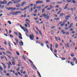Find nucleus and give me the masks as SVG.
Here are the masks:
<instances>
[{"mask_svg": "<svg viewBox=\"0 0 77 77\" xmlns=\"http://www.w3.org/2000/svg\"><path fill=\"white\" fill-rule=\"evenodd\" d=\"M62 60H65V58H64V57H63L62 58H61Z\"/></svg>", "mask_w": 77, "mask_h": 77, "instance_id": "33", "label": "nucleus"}, {"mask_svg": "<svg viewBox=\"0 0 77 77\" xmlns=\"http://www.w3.org/2000/svg\"><path fill=\"white\" fill-rule=\"evenodd\" d=\"M48 7V5H46L45 7V8H47Z\"/></svg>", "mask_w": 77, "mask_h": 77, "instance_id": "60", "label": "nucleus"}, {"mask_svg": "<svg viewBox=\"0 0 77 77\" xmlns=\"http://www.w3.org/2000/svg\"><path fill=\"white\" fill-rule=\"evenodd\" d=\"M72 2L73 3H77V2L74 0H72Z\"/></svg>", "mask_w": 77, "mask_h": 77, "instance_id": "23", "label": "nucleus"}, {"mask_svg": "<svg viewBox=\"0 0 77 77\" xmlns=\"http://www.w3.org/2000/svg\"><path fill=\"white\" fill-rule=\"evenodd\" d=\"M45 42L47 43V44H48V43H49V42L48 41H46Z\"/></svg>", "mask_w": 77, "mask_h": 77, "instance_id": "59", "label": "nucleus"}, {"mask_svg": "<svg viewBox=\"0 0 77 77\" xmlns=\"http://www.w3.org/2000/svg\"><path fill=\"white\" fill-rule=\"evenodd\" d=\"M66 48H67V47H68V48H69V45L68 44H67L66 45Z\"/></svg>", "mask_w": 77, "mask_h": 77, "instance_id": "32", "label": "nucleus"}, {"mask_svg": "<svg viewBox=\"0 0 77 77\" xmlns=\"http://www.w3.org/2000/svg\"><path fill=\"white\" fill-rule=\"evenodd\" d=\"M58 40H59V41H60L61 39H60V37H58Z\"/></svg>", "mask_w": 77, "mask_h": 77, "instance_id": "56", "label": "nucleus"}, {"mask_svg": "<svg viewBox=\"0 0 77 77\" xmlns=\"http://www.w3.org/2000/svg\"><path fill=\"white\" fill-rule=\"evenodd\" d=\"M72 0H69L68 2H67L68 3H70V2H72Z\"/></svg>", "mask_w": 77, "mask_h": 77, "instance_id": "39", "label": "nucleus"}, {"mask_svg": "<svg viewBox=\"0 0 77 77\" xmlns=\"http://www.w3.org/2000/svg\"><path fill=\"white\" fill-rule=\"evenodd\" d=\"M71 11H74V9H73V8H71Z\"/></svg>", "mask_w": 77, "mask_h": 77, "instance_id": "47", "label": "nucleus"}, {"mask_svg": "<svg viewBox=\"0 0 77 77\" xmlns=\"http://www.w3.org/2000/svg\"><path fill=\"white\" fill-rule=\"evenodd\" d=\"M51 9V8H48L47 9V10H50Z\"/></svg>", "mask_w": 77, "mask_h": 77, "instance_id": "63", "label": "nucleus"}, {"mask_svg": "<svg viewBox=\"0 0 77 77\" xmlns=\"http://www.w3.org/2000/svg\"><path fill=\"white\" fill-rule=\"evenodd\" d=\"M18 14V11L15 12V15H17V14Z\"/></svg>", "mask_w": 77, "mask_h": 77, "instance_id": "38", "label": "nucleus"}, {"mask_svg": "<svg viewBox=\"0 0 77 77\" xmlns=\"http://www.w3.org/2000/svg\"><path fill=\"white\" fill-rule=\"evenodd\" d=\"M11 43H10V41H9V42H8V44H9V46L10 47H11Z\"/></svg>", "mask_w": 77, "mask_h": 77, "instance_id": "31", "label": "nucleus"}, {"mask_svg": "<svg viewBox=\"0 0 77 77\" xmlns=\"http://www.w3.org/2000/svg\"><path fill=\"white\" fill-rule=\"evenodd\" d=\"M65 18L66 20H68L69 18L68 16H66L65 17Z\"/></svg>", "mask_w": 77, "mask_h": 77, "instance_id": "17", "label": "nucleus"}, {"mask_svg": "<svg viewBox=\"0 0 77 77\" xmlns=\"http://www.w3.org/2000/svg\"><path fill=\"white\" fill-rule=\"evenodd\" d=\"M0 3L1 4H3V5L7 4V1L6 0H4L3 2H1Z\"/></svg>", "mask_w": 77, "mask_h": 77, "instance_id": "4", "label": "nucleus"}, {"mask_svg": "<svg viewBox=\"0 0 77 77\" xmlns=\"http://www.w3.org/2000/svg\"><path fill=\"white\" fill-rule=\"evenodd\" d=\"M68 4H67L65 6V7H64V9H67V8L68 7Z\"/></svg>", "mask_w": 77, "mask_h": 77, "instance_id": "12", "label": "nucleus"}, {"mask_svg": "<svg viewBox=\"0 0 77 77\" xmlns=\"http://www.w3.org/2000/svg\"><path fill=\"white\" fill-rule=\"evenodd\" d=\"M21 0H16L14 2H13V3H14V4H18V3L20 2H21Z\"/></svg>", "mask_w": 77, "mask_h": 77, "instance_id": "3", "label": "nucleus"}, {"mask_svg": "<svg viewBox=\"0 0 77 77\" xmlns=\"http://www.w3.org/2000/svg\"><path fill=\"white\" fill-rule=\"evenodd\" d=\"M25 31L26 32V33H29V32H28V29L26 28L25 29Z\"/></svg>", "mask_w": 77, "mask_h": 77, "instance_id": "29", "label": "nucleus"}, {"mask_svg": "<svg viewBox=\"0 0 77 77\" xmlns=\"http://www.w3.org/2000/svg\"><path fill=\"white\" fill-rule=\"evenodd\" d=\"M2 64V65H3V66H4V69H6V65H5V64H4L3 63H1Z\"/></svg>", "mask_w": 77, "mask_h": 77, "instance_id": "9", "label": "nucleus"}, {"mask_svg": "<svg viewBox=\"0 0 77 77\" xmlns=\"http://www.w3.org/2000/svg\"><path fill=\"white\" fill-rule=\"evenodd\" d=\"M63 15H65V14H63V13H61L60 14V17H62Z\"/></svg>", "mask_w": 77, "mask_h": 77, "instance_id": "16", "label": "nucleus"}, {"mask_svg": "<svg viewBox=\"0 0 77 77\" xmlns=\"http://www.w3.org/2000/svg\"><path fill=\"white\" fill-rule=\"evenodd\" d=\"M55 39L56 41H58V39H57V37H56V36H55Z\"/></svg>", "mask_w": 77, "mask_h": 77, "instance_id": "48", "label": "nucleus"}, {"mask_svg": "<svg viewBox=\"0 0 77 77\" xmlns=\"http://www.w3.org/2000/svg\"><path fill=\"white\" fill-rule=\"evenodd\" d=\"M61 12V10H60L58 11V12L57 13V14H59L60 13V12Z\"/></svg>", "mask_w": 77, "mask_h": 77, "instance_id": "37", "label": "nucleus"}, {"mask_svg": "<svg viewBox=\"0 0 77 77\" xmlns=\"http://www.w3.org/2000/svg\"><path fill=\"white\" fill-rule=\"evenodd\" d=\"M41 45H42V47H44V44H43V43H42L41 44Z\"/></svg>", "mask_w": 77, "mask_h": 77, "instance_id": "54", "label": "nucleus"}, {"mask_svg": "<svg viewBox=\"0 0 77 77\" xmlns=\"http://www.w3.org/2000/svg\"><path fill=\"white\" fill-rule=\"evenodd\" d=\"M19 44L20 45L23 46V42H22V41H21V42H19Z\"/></svg>", "mask_w": 77, "mask_h": 77, "instance_id": "11", "label": "nucleus"}, {"mask_svg": "<svg viewBox=\"0 0 77 77\" xmlns=\"http://www.w3.org/2000/svg\"><path fill=\"white\" fill-rule=\"evenodd\" d=\"M51 33L52 34V35H54V34H53V30L51 31Z\"/></svg>", "mask_w": 77, "mask_h": 77, "instance_id": "42", "label": "nucleus"}, {"mask_svg": "<svg viewBox=\"0 0 77 77\" xmlns=\"http://www.w3.org/2000/svg\"><path fill=\"white\" fill-rule=\"evenodd\" d=\"M37 9H39L40 10L41 8V6L40 5L39 6L37 7Z\"/></svg>", "mask_w": 77, "mask_h": 77, "instance_id": "18", "label": "nucleus"}, {"mask_svg": "<svg viewBox=\"0 0 77 77\" xmlns=\"http://www.w3.org/2000/svg\"><path fill=\"white\" fill-rule=\"evenodd\" d=\"M16 7L19 8V7H20V6H21V5H20V4H18V5H16Z\"/></svg>", "mask_w": 77, "mask_h": 77, "instance_id": "20", "label": "nucleus"}, {"mask_svg": "<svg viewBox=\"0 0 77 77\" xmlns=\"http://www.w3.org/2000/svg\"><path fill=\"white\" fill-rule=\"evenodd\" d=\"M6 9H7V10H8V11H10V10H11V7L7 8Z\"/></svg>", "mask_w": 77, "mask_h": 77, "instance_id": "27", "label": "nucleus"}, {"mask_svg": "<svg viewBox=\"0 0 77 77\" xmlns=\"http://www.w3.org/2000/svg\"><path fill=\"white\" fill-rule=\"evenodd\" d=\"M72 25H73V23H71L70 25V26L72 27Z\"/></svg>", "mask_w": 77, "mask_h": 77, "instance_id": "52", "label": "nucleus"}, {"mask_svg": "<svg viewBox=\"0 0 77 77\" xmlns=\"http://www.w3.org/2000/svg\"><path fill=\"white\" fill-rule=\"evenodd\" d=\"M6 53H8V54L10 55V56H12V53H11V52H10V51H6Z\"/></svg>", "mask_w": 77, "mask_h": 77, "instance_id": "5", "label": "nucleus"}, {"mask_svg": "<svg viewBox=\"0 0 77 77\" xmlns=\"http://www.w3.org/2000/svg\"><path fill=\"white\" fill-rule=\"evenodd\" d=\"M24 9L23 8H22L20 9V11H24Z\"/></svg>", "mask_w": 77, "mask_h": 77, "instance_id": "61", "label": "nucleus"}, {"mask_svg": "<svg viewBox=\"0 0 77 77\" xmlns=\"http://www.w3.org/2000/svg\"><path fill=\"white\" fill-rule=\"evenodd\" d=\"M26 2H23L22 3H21V5L22 6H23L24 5H26Z\"/></svg>", "mask_w": 77, "mask_h": 77, "instance_id": "7", "label": "nucleus"}, {"mask_svg": "<svg viewBox=\"0 0 77 77\" xmlns=\"http://www.w3.org/2000/svg\"><path fill=\"white\" fill-rule=\"evenodd\" d=\"M55 47L56 48H58V45L57 44L55 45Z\"/></svg>", "mask_w": 77, "mask_h": 77, "instance_id": "40", "label": "nucleus"}, {"mask_svg": "<svg viewBox=\"0 0 77 77\" xmlns=\"http://www.w3.org/2000/svg\"><path fill=\"white\" fill-rule=\"evenodd\" d=\"M24 25H25V26L26 27H27V24H25Z\"/></svg>", "mask_w": 77, "mask_h": 77, "instance_id": "58", "label": "nucleus"}, {"mask_svg": "<svg viewBox=\"0 0 77 77\" xmlns=\"http://www.w3.org/2000/svg\"><path fill=\"white\" fill-rule=\"evenodd\" d=\"M14 33H15V34H16V35H18V34H17V32H14Z\"/></svg>", "mask_w": 77, "mask_h": 77, "instance_id": "51", "label": "nucleus"}, {"mask_svg": "<svg viewBox=\"0 0 77 77\" xmlns=\"http://www.w3.org/2000/svg\"><path fill=\"white\" fill-rule=\"evenodd\" d=\"M20 72H21V73H23V70H20Z\"/></svg>", "mask_w": 77, "mask_h": 77, "instance_id": "64", "label": "nucleus"}, {"mask_svg": "<svg viewBox=\"0 0 77 77\" xmlns=\"http://www.w3.org/2000/svg\"><path fill=\"white\" fill-rule=\"evenodd\" d=\"M54 51L55 52V53H57V50H56V49H54Z\"/></svg>", "mask_w": 77, "mask_h": 77, "instance_id": "49", "label": "nucleus"}, {"mask_svg": "<svg viewBox=\"0 0 77 77\" xmlns=\"http://www.w3.org/2000/svg\"><path fill=\"white\" fill-rule=\"evenodd\" d=\"M35 21L36 23H37V24H38L39 23V21Z\"/></svg>", "mask_w": 77, "mask_h": 77, "instance_id": "41", "label": "nucleus"}, {"mask_svg": "<svg viewBox=\"0 0 77 77\" xmlns=\"http://www.w3.org/2000/svg\"><path fill=\"white\" fill-rule=\"evenodd\" d=\"M36 4L39 3V4H41L42 3V1H38L36 2Z\"/></svg>", "mask_w": 77, "mask_h": 77, "instance_id": "6", "label": "nucleus"}, {"mask_svg": "<svg viewBox=\"0 0 77 77\" xmlns=\"http://www.w3.org/2000/svg\"><path fill=\"white\" fill-rule=\"evenodd\" d=\"M25 34L27 36V37H29V35H28V34H27V33H25Z\"/></svg>", "mask_w": 77, "mask_h": 77, "instance_id": "46", "label": "nucleus"}, {"mask_svg": "<svg viewBox=\"0 0 77 77\" xmlns=\"http://www.w3.org/2000/svg\"><path fill=\"white\" fill-rule=\"evenodd\" d=\"M8 23L10 24H11V22L9 21H8Z\"/></svg>", "mask_w": 77, "mask_h": 77, "instance_id": "44", "label": "nucleus"}, {"mask_svg": "<svg viewBox=\"0 0 77 77\" xmlns=\"http://www.w3.org/2000/svg\"><path fill=\"white\" fill-rule=\"evenodd\" d=\"M29 36L31 40H33V38H35L33 34L32 33L31 34H30Z\"/></svg>", "mask_w": 77, "mask_h": 77, "instance_id": "2", "label": "nucleus"}, {"mask_svg": "<svg viewBox=\"0 0 77 77\" xmlns=\"http://www.w3.org/2000/svg\"><path fill=\"white\" fill-rule=\"evenodd\" d=\"M29 6H31L30 7H32V6H33V4H31L29 5Z\"/></svg>", "mask_w": 77, "mask_h": 77, "instance_id": "25", "label": "nucleus"}, {"mask_svg": "<svg viewBox=\"0 0 77 77\" xmlns=\"http://www.w3.org/2000/svg\"><path fill=\"white\" fill-rule=\"evenodd\" d=\"M12 4V2L11 1L9 2L7 4V5H8V6H9V4Z\"/></svg>", "mask_w": 77, "mask_h": 77, "instance_id": "14", "label": "nucleus"}, {"mask_svg": "<svg viewBox=\"0 0 77 77\" xmlns=\"http://www.w3.org/2000/svg\"><path fill=\"white\" fill-rule=\"evenodd\" d=\"M11 14H12L13 15H15V12H11Z\"/></svg>", "mask_w": 77, "mask_h": 77, "instance_id": "10", "label": "nucleus"}, {"mask_svg": "<svg viewBox=\"0 0 77 77\" xmlns=\"http://www.w3.org/2000/svg\"><path fill=\"white\" fill-rule=\"evenodd\" d=\"M12 63L13 64H14V63H15V58H13V59L12 60Z\"/></svg>", "mask_w": 77, "mask_h": 77, "instance_id": "13", "label": "nucleus"}, {"mask_svg": "<svg viewBox=\"0 0 77 77\" xmlns=\"http://www.w3.org/2000/svg\"><path fill=\"white\" fill-rule=\"evenodd\" d=\"M26 21H28V22H30V20H28V19H26V20H25Z\"/></svg>", "mask_w": 77, "mask_h": 77, "instance_id": "36", "label": "nucleus"}, {"mask_svg": "<svg viewBox=\"0 0 77 77\" xmlns=\"http://www.w3.org/2000/svg\"><path fill=\"white\" fill-rule=\"evenodd\" d=\"M45 11V8H42V13H43Z\"/></svg>", "mask_w": 77, "mask_h": 77, "instance_id": "30", "label": "nucleus"}, {"mask_svg": "<svg viewBox=\"0 0 77 77\" xmlns=\"http://www.w3.org/2000/svg\"><path fill=\"white\" fill-rule=\"evenodd\" d=\"M22 57L24 60H26V57H24V55H23Z\"/></svg>", "mask_w": 77, "mask_h": 77, "instance_id": "28", "label": "nucleus"}, {"mask_svg": "<svg viewBox=\"0 0 77 77\" xmlns=\"http://www.w3.org/2000/svg\"><path fill=\"white\" fill-rule=\"evenodd\" d=\"M29 62H31V63H33V62L32 61V60H31L29 59Z\"/></svg>", "mask_w": 77, "mask_h": 77, "instance_id": "50", "label": "nucleus"}, {"mask_svg": "<svg viewBox=\"0 0 77 77\" xmlns=\"http://www.w3.org/2000/svg\"><path fill=\"white\" fill-rule=\"evenodd\" d=\"M73 59L74 61H77V59H76V58H75V57H74V58H73Z\"/></svg>", "mask_w": 77, "mask_h": 77, "instance_id": "34", "label": "nucleus"}, {"mask_svg": "<svg viewBox=\"0 0 77 77\" xmlns=\"http://www.w3.org/2000/svg\"><path fill=\"white\" fill-rule=\"evenodd\" d=\"M19 35L20 37H21V36H22V35H21V34L20 32L19 33Z\"/></svg>", "mask_w": 77, "mask_h": 77, "instance_id": "35", "label": "nucleus"}, {"mask_svg": "<svg viewBox=\"0 0 77 77\" xmlns=\"http://www.w3.org/2000/svg\"><path fill=\"white\" fill-rule=\"evenodd\" d=\"M0 69L1 71H3V67L2 66H0Z\"/></svg>", "mask_w": 77, "mask_h": 77, "instance_id": "24", "label": "nucleus"}, {"mask_svg": "<svg viewBox=\"0 0 77 77\" xmlns=\"http://www.w3.org/2000/svg\"><path fill=\"white\" fill-rule=\"evenodd\" d=\"M71 56L72 57H73L74 56V53H72Z\"/></svg>", "mask_w": 77, "mask_h": 77, "instance_id": "21", "label": "nucleus"}, {"mask_svg": "<svg viewBox=\"0 0 77 77\" xmlns=\"http://www.w3.org/2000/svg\"><path fill=\"white\" fill-rule=\"evenodd\" d=\"M63 3L62 2H57V3L58 4H61V3Z\"/></svg>", "mask_w": 77, "mask_h": 77, "instance_id": "22", "label": "nucleus"}, {"mask_svg": "<svg viewBox=\"0 0 77 77\" xmlns=\"http://www.w3.org/2000/svg\"><path fill=\"white\" fill-rule=\"evenodd\" d=\"M55 26H53L51 27V29H53V28H55Z\"/></svg>", "mask_w": 77, "mask_h": 77, "instance_id": "62", "label": "nucleus"}, {"mask_svg": "<svg viewBox=\"0 0 77 77\" xmlns=\"http://www.w3.org/2000/svg\"><path fill=\"white\" fill-rule=\"evenodd\" d=\"M30 12L31 11H33V8H31L30 9Z\"/></svg>", "mask_w": 77, "mask_h": 77, "instance_id": "43", "label": "nucleus"}, {"mask_svg": "<svg viewBox=\"0 0 77 77\" xmlns=\"http://www.w3.org/2000/svg\"><path fill=\"white\" fill-rule=\"evenodd\" d=\"M48 15V14H44L43 15L40 16V18H42V17H43V16H44V17H45V18L46 20H48L50 18V16Z\"/></svg>", "mask_w": 77, "mask_h": 77, "instance_id": "1", "label": "nucleus"}, {"mask_svg": "<svg viewBox=\"0 0 77 77\" xmlns=\"http://www.w3.org/2000/svg\"><path fill=\"white\" fill-rule=\"evenodd\" d=\"M38 17H37L36 18H34V20H38Z\"/></svg>", "mask_w": 77, "mask_h": 77, "instance_id": "55", "label": "nucleus"}, {"mask_svg": "<svg viewBox=\"0 0 77 77\" xmlns=\"http://www.w3.org/2000/svg\"><path fill=\"white\" fill-rule=\"evenodd\" d=\"M21 28L22 29H23V30H24V32H26V30H25L26 29H25V27H24V26H23V27L21 26Z\"/></svg>", "mask_w": 77, "mask_h": 77, "instance_id": "15", "label": "nucleus"}, {"mask_svg": "<svg viewBox=\"0 0 77 77\" xmlns=\"http://www.w3.org/2000/svg\"><path fill=\"white\" fill-rule=\"evenodd\" d=\"M35 12V14L37 13V9H35V11H34Z\"/></svg>", "mask_w": 77, "mask_h": 77, "instance_id": "57", "label": "nucleus"}, {"mask_svg": "<svg viewBox=\"0 0 77 77\" xmlns=\"http://www.w3.org/2000/svg\"><path fill=\"white\" fill-rule=\"evenodd\" d=\"M70 31H73V30H74V29L72 28H70Z\"/></svg>", "mask_w": 77, "mask_h": 77, "instance_id": "45", "label": "nucleus"}, {"mask_svg": "<svg viewBox=\"0 0 77 77\" xmlns=\"http://www.w3.org/2000/svg\"><path fill=\"white\" fill-rule=\"evenodd\" d=\"M16 52L17 55H18V56H20V53H19L18 51H16Z\"/></svg>", "mask_w": 77, "mask_h": 77, "instance_id": "26", "label": "nucleus"}, {"mask_svg": "<svg viewBox=\"0 0 77 77\" xmlns=\"http://www.w3.org/2000/svg\"><path fill=\"white\" fill-rule=\"evenodd\" d=\"M52 47H50V49L52 51H53V49H52Z\"/></svg>", "mask_w": 77, "mask_h": 77, "instance_id": "53", "label": "nucleus"}, {"mask_svg": "<svg viewBox=\"0 0 77 77\" xmlns=\"http://www.w3.org/2000/svg\"><path fill=\"white\" fill-rule=\"evenodd\" d=\"M38 32H39V33L40 34V35H42V32H41V31L39 30H38Z\"/></svg>", "mask_w": 77, "mask_h": 77, "instance_id": "19", "label": "nucleus"}, {"mask_svg": "<svg viewBox=\"0 0 77 77\" xmlns=\"http://www.w3.org/2000/svg\"><path fill=\"white\" fill-rule=\"evenodd\" d=\"M16 10V8H13V7H11V10H12V11H15V10Z\"/></svg>", "mask_w": 77, "mask_h": 77, "instance_id": "8", "label": "nucleus"}]
</instances>
